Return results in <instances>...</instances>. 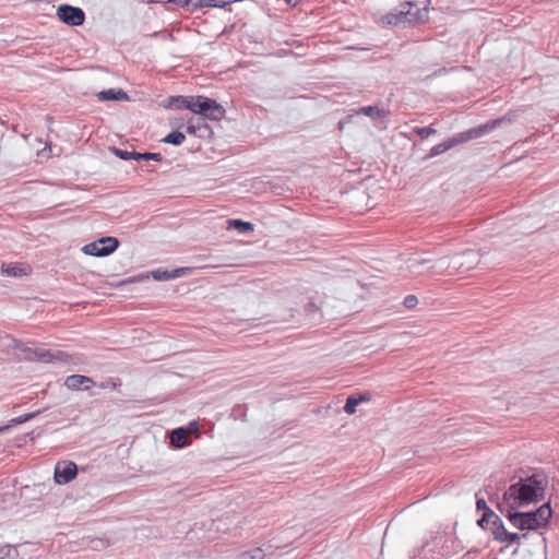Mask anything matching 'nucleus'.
<instances>
[{
	"label": "nucleus",
	"instance_id": "1",
	"mask_svg": "<svg viewBox=\"0 0 559 559\" xmlns=\"http://www.w3.org/2000/svg\"><path fill=\"white\" fill-rule=\"evenodd\" d=\"M544 492L543 483L537 476H531L513 484L504 493V501L511 510L519 509L537 500Z\"/></svg>",
	"mask_w": 559,
	"mask_h": 559
},
{
	"label": "nucleus",
	"instance_id": "2",
	"mask_svg": "<svg viewBox=\"0 0 559 559\" xmlns=\"http://www.w3.org/2000/svg\"><path fill=\"white\" fill-rule=\"evenodd\" d=\"M508 520L513 526L521 531H533L545 526L551 518L549 504H543L534 512H511L507 514Z\"/></svg>",
	"mask_w": 559,
	"mask_h": 559
},
{
	"label": "nucleus",
	"instance_id": "3",
	"mask_svg": "<svg viewBox=\"0 0 559 559\" xmlns=\"http://www.w3.org/2000/svg\"><path fill=\"white\" fill-rule=\"evenodd\" d=\"M480 262V258L474 251L462 254H455L451 259H441L439 267L448 275L464 274L475 269Z\"/></svg>",
	"mask_w": 559,
	"mask_h": 559
},
{
	"label": "nucleus",
	"instance_id": "4",
	"mask_svg": "<svg viewBox=\"0 0 559 559\" xmlns=\"http://www.w3.org/2000/svg\"><path fill=\"white\" fill-rule=\"evenodd\" d=\"M401 9L396 12H390L378 19L377 23L380 26H399L406 23H411L416 19L417 12H412L413 8H416L414 2H405L401 4Z\"/></svg>",
	"mask_w": 559,
	"mask_h": 559
},
{
	"label": "nucleus",
	"instance_id": "5",
	"mask_svg": "<svg viewBox=\"0 0 559 559\" xmlns=\"http://www.w3.org/2000/svg\"><path fill=\"white\" fill-rule=\"evenodd\" d=\"M119 247V240L115 237H102L83 246L82 251L87 255L107 257Z\"/></svg>",
	"mask_w": 559,
	"mask_h": 559
},
{
	"label": "nucleus",
	"instance_id": "6",
	"mask_svg": "<svg viewBox=\"0 0 559 559\" xmlns=\"http://www.w3.org/2000/svg\"><path fill=\"white\" fill-rule=\"evenodd\" d=\"M197 102H199L195 106L197 115H202L204 118L212 121H221L225 117L226 111L224 107L215 99L205 96H199Z\"/></svg>",
	"mask_w": 559,
	"mask_h": 559
},
{
	"label": "nucleus",
	"instance_id": "7",
	"mask_svg": "<svg viewBox=\"0 0 559 559\" xmlns=\"http://www.w3.org/2000/svg\"><path fill=\"white\" fill-rule=\"evenodd\" d=\"M57 16L60 21L71 26L82 25L85 20V13L82 9L69 4L59 5Z\"/></svg>",
	"mask_w": 559,
	"mask_h": 559
},
{
	"label": "nucleus",
	"instance_id": "8",
	"mask_svg": "<svg viewBox=\"0 0 559 559\" xmlns=\"http://www.w3.org/2000/svg\"><path fill=\"white\" fill-rule=\"evenodd\" d=\"M76 464L71 461H59L55 466L53 478L59 485L70 483L76 477Z\"/></svg>",
	"mask_w": 559,
	"mask_h": 559
},
{
	"label": "nucleus",
	"instance_id": "9",
	"mask_svg": "<svg viewBox=\"0 0 559 559\" xmlns=\"http://www.w3.org/2000/svg\"><path fill=\"white\" fill-rule=\"evenodd\" d=\"M64 384L70 390H79L81 388L87 390L94 384V381L86 376L72 374L66 379Z\"/></svg>",
	"mask_w": 559,
	"mask_h": 559
},
{
	"label": "nucleus",
	"instance_id": "10",
	"mask_svg": "<svg viewBox=\"0 0 559 559\" xmlns=\"http://www.w3.org/2000/svg\"><path fill=\"white\" fill-rule=\"evenodd\" d=\"M495 539L500 543L515 544L519 543L520 536L518 533H510L506 527L500 524L493 530Z\"/></svg>",
	"mask_w": 559,
	"mask_h": 559
},
{
	"label": "nucleus",
	"instance_id": "11",
	"mask_svg": "<svg viewBox=\"0 0 559 559\" xmlns=\"http://www.w3.org/2000/svg\"><path fill=\"white\" fill-rule=\"evenodd\" d=\"M2 271L10 276H23L29 274L31 267L22 263H10L3 264Z\"/></svg>",
	"mask_w": 559,
	"mask_h": 559
},
{
	"label": "nucleus",
	"instance_id": "12",
	"mask_svg": "<svg viewBox=\"0 0 559 559\" xmlns=\"http://www.w3.org/2000/svg\"><path fill=\"white\" fill-rule=\"evenodd\" d=\"M187 271H188V269H185V267L176 269L173 272H168V271L158 269V270L154 271L152 273V275H153L154 280H156V281H167L170 278H176L181 275H185L187 273Z\"/></svg>",
	"mask_w": 559,
	"mask_h": 559
},
{
	"label": "nucleus",
	"instance_id": "13",
	"mask_svg": "<svg viewBox=\"0 0 559 559\" xmlns=\"http://www.w3.org/2000/svg\"><path fill=\"white\" fill-rule=\"evenodd\" d=\"M99 100H126L128 95L122 90H105L97 94Z\"/></svg>",
	"mask_w": 559,
	"mask_h": 559
},
{
	"label": "nucleus",
	"instance_id": "14",
	"mask_svg": "<svg viewBox=\"0 0 559 559\" xmlns=\"http://www.w3.org/2000/svg\"><path fill=\"white\" fill-rule=\"evenodd\" d=\"M170 442L176 448H182L188 443V431L183 428L173 430L170 435Z\"/></svg>",
	"mask_w": 559,
	"mask_h": 559
},
{
	"label": "nucleus",
	"instance_id": "15",
	"mask_svg": "<svg viewBox=\"0 0 559 559\" xmlns=\"http://www.w3.org/2000/svg\"><path fill=\"white\" fill-rule=\"evenodd\" d=\"M366 401H369V395H359V396H356V395H350L346 403H345V406H344V411L345 413L349 414V415H353L356 413V407L362 403V402H366Z\"/></svg>",
	"mask_w": 559,
	"mask_h": 559
},
{
	"label": "nucleus",
	"instance_id": "16",
	"mask_svg": "<svg viewBox=\"0 0 559 559\" xmlns=\"http://www.w3.org/2000/svg\"><path fill=\"white\" fill-rule=\"evenodd\" d=\"M199 96H178L174 100L178 104L177 107H182L191 110L193 114L197 112V105Z\"/></svg>",
	"mask_w": 559,
	"mask_h": 559
},
{
	"label": "nucleus",
	"instance_id": "17",
	"mask_svg": "<svg viewBox=\"0 0 559 559\" xmlns=\"http://www.w3.org/2000/svg\"><path fill=\"white\" fill-rule=\"evenodd\" d=\"M357 114H362L365 116H369L371 118H384L389 115L388 111L380 109L377 106H366L361 107Z\"/></svg>",
	"mask_w": 559,
	"mask_h": 559
},
{
	"label": "nucleus",
	"instance_id": "18",
	"mask_svg": "<svg viewBox=\"0 0 559 559\" xmlns=\"http://www.w3.org/2000/svg\"><path fill=\"white\" fill-rule=\"evenodd\" d=\"M502 120L501 119H497V120H493L491 122H488L484 126H480L474 130H471L468 132L469 134V138H477V136H480L483 135L484 133L488 132V131H491L492 129H495Z\"/></svg>",
	"mask_w": 559,
	"mask_h": 559
},
{
	"label": "nucleus",
	"instance_id": "19",
	"mask_svg": "<svg viewBox=\"0 0 559 559\" xmlns=\"http://www.w3.org/2000/svg\"><path fill=\"white\" fill-rule=\"evenodd\" d=\"M227 224H228V229L235 228V229H238L240 233H247V231L253 230V225L251 223L243 222L241 219H229L227 222Z\"/></svg>",
	"mask_w": 559,
	"mask_h": 559
},
{
	"label": "nucleus",
	"instance_id": "20",
	"mask_svg": "<svg viewBox=\"0 0 559 559\" xmlns=\"http://www.w3.org/2000/svg\"><path fill=\"white\" fill-rule=\"evenodd\" d=\"M231 1L227 0H199L198 8H223Z\"/></svg>",
	"mask_w": 559,
	"mask_h": 559
},
{
	"label": "nucleus",
	"instance_id": "21",
	"mask_svg": "<svg viewBox=\"0 0 559 559\" xmlns=\"http://www.w3.org/2000/svg\"><path fill=\"white\" fill-rule=\"evenodd\" d=\"M35 415H36L35 413H31V414L22 415V416H20V417L12 418V419L10 420V425H7V426H2V427H0V433H1V432H3V431H5V430H8V429H9L11 426H13V425H20V424H23V423H25V421H27V420H29V419L34 418V417H35Z\"/></svg>",
	"mask_w": 559,
	"mask_h": 559
},
{
	"label": "nucleus",
	"instance_id": "22",
	"mask_svg": "<svg viewBox=\"0 0 559 559\" xmlns=\"http://www.w3.org/2000/svg\"><path fill=\"white\" fill-rule=\"evenodd\" d=\"M186 136L179 131L169 133L163 141L173 145H180L185 142Z\"/></svg>",
	"mask_w": 559,
	"mask_h": 559
},
{
	"label": "nucleus",
	"instance_id": "23",
	"mask_svg": "<svg viewBox=\"0 0 559 559\" xmlns=\"http://www.w3.org/2000/svg\"><path fill=\"white\" fill-rule=\"evenodd\" d=\"M36 356L39 360L44 361V362H49L53 359H60L61 356H62V353L61 352H58L56 354L49 352V350H45V349H41L39 352L36 353Z\"/></svg>",
	"mask_w": 559,
	"mask_h": 559
},
{
	"label": "nucleus",
	"instance_id": "24",
	"mask_svg": "<svg viewBox=\"0 0 559 559\" xmlns=\"http://www.w3.org/2000/svg\"><path fill=\"white\" fill-rule=\"evenodd\" d=\"M263 551L260 548H255L251 551L243 552L241 559H263Z\"/></svg>",
	"mask_w": 559,
	"mask_h": 559
},
{
	"label": "nucleus",
	"instance_id": "25",
	"mask_svg": "<svg viewBox=\"0 0 559 559\" xmlns=\"http://www.w3.org/2000/svg\"><path fill=\"white\" fill-rule=\"evenodd\" d=\"M160 154L158 153H138L136 159H154V160H160Z\"/></svg>",
	"mask_w": 559,
	"mask_h": 559
},
{
	"label": "nucleus",
	"instance_id": "26",
	"mask_svg": "<svg viewBox=\"0 0 559 559\" xmlns=\"http://www.w3.org/2000/svg\"><path fill=\"white\" fill-rule=\"evenodd\" d=\"M116 154L124 159V160H128V159H136V154L135 152H128V151H122V150H116Z\"/></svg>",
	"mask_w": 559,
	"mask_h": 559
},
{
	"label": "nucleus",
	"instance_id": "27",
	"mask_svg": "<svg viewBox=\"0 0 559 559\" xmlns=\"http://www.w3.org/2000/svg\"><path fill=\"white\" fill-rule=\"evenodd\" d=\"M199 130H200V124H194L191 120L188 121L187 132L189 134H197Z\"/></svg>",
	"mask_w": 559,
	"mask_h": 559
},
{
	"label": "nucleus",
	"instance_id": "28",
	"mask_svg": "<svg viewBox=\"0 0 559 559\" xmlns=\"http://www.w3.org/2000/svg\"><path fill=\"white\" fill-rule=\"evenodd\" d=\"M404 304L407 308H414L417 305V297L416 296H407L404 300Z\"/></svg>",
	"mask_w": 559,
	"mask_h": 559
},
{
	"label": "nucleus",
	"instance_id": "29",
	"mask_svg": "<svg viewBox=\"0 0 559 559\" xmlns=\"http://www.w3.org/2000/svg\"><path fill=\"white\" fill-rule=\"evenodd\" d=\"M99 386L103 389L109 388L115 390L117 389L118 384L114 380H109L107 382L100 383Z\"/></svg>",
	"mask_w": 559,
	"mask_h": 559
},
{
	"label": "nucleus",
	"instance_id": "30",
	"mask_svg": "<svg viewBox=\"0 0 559 559\" xmlns=\"http://www.w3.org/2000/svg\"><path fill=\"white\" fill-rule=\"evenodd\" d=\"M430 134L429 128H421V138L427 136Z\"/></svg>",
	"mask_w": 559,
	"mask_h": 559
},
{
	"label": "nucleus",
	"instance_id": "31",
	"mask_svg": "<svg viewBox=\"0 0 559 559\" xmlns=\"http://www.w3.org/2000/svg\"><path fill=\"white\" fill-rule=\"evenodd\" d=\"M483 507H486V502L484 500H478L477 501V508L480 509Z\"/></svg>",
	"mask_w": 559,
	"mask_h": 559
},
{
	"label": "nucleus",
	"instance_id": "32",
	"mask_svg": "<svg viewBox=\"0 0 559 559\" xmlns=\"http://www.w3.org/2000/svg\"><path fill=\"white\" fill-rule=\"evenodd\" d=\"M300 0H285L286 3L288 4H294L296 5Z\"/></svg>",
	"mask_w": 559,
	"mask_h": 559
},
{
	"label": "nucleus",
	"instance_id": "33",
	"mask_svg": "<svg viewBox=\"0 0 559 559\" xmlns=\"http://www.w3.org/2000/svg\"><path fill=\"white\" fill-rule=\"evenodd\" d=\"M189 2H190V0H180V1H179V4H180L181 7H186V5H188V4H189Z\"/></svg>",
	"mask_w": 559,
	"mask_h": 559
},
{
	"label": "nucleus",
	"instance_id": "34",
	"mask_svg": "<svg viewBox=\"0 0 559 559\" xmlns=\"http://www.w3.org/2000/svg\"><path fill=\"white\" fill-rule=\"evenodd\" d=\"M485 520H486V514H484L483 519H480V520L478 521V524L481 526V525H483V522H484Z\"/></svg>",
	"mask_w": 559,
	"mask_h": 559
}]
</instances>
